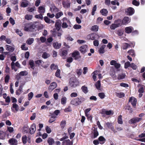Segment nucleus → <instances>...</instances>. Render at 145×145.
<instances>
[{"label": "nucleus", "instance_id": "obj_1", "mask_svg": "<svg viewBox=\"0 0 145 145\" xmlns=\"http://www.w3.org/2000/svg\"><path fill=\"white\" fill-rule=\"evenodd\" d=\"M85 100L84 98L80 97L76 98L71 100V104L75 106H77L80 104Z\"/></svg>", "mask_w": 145, "mask_h": 145}, {"label": "nucleus", "instance_id": "obj_2", "mask_svg": "<svg viewBox=\"0 0 145 145\" xmlns=\"http://www.w3.org/2000/svg\"><path fill=\"white\" fill-rule=\"evenodd\" d=\"M35 27V25L30 24H27L25 25L24 30L27 31H32Z\"/></svg>", "mask_w": 145, "mask_h": 145}, {"label": "nucleus", "instance_id": "obj_3", "mask_svg": "<svg viewBox=\"0 0 145 145\" xmlns=\"http://www.w3.org/2000/svg\"><path fill=\"white\" fill-rule=\"evenodd\" d=\"M97 34L95 33H92L90 34L87 35V38L89 40H93L95 39H99L100 37Z\"/></svg>", "mask_w": 145, "mask_h": 145}, {"label": "nucleus", "instance_id": "obj_4", "mask_svg": "<svg viewBox=\"0 0 145 145\" xmlns=\"http://www.w3.org/2000/svg\"><path fill=\"white\" fill-rule=\"evenodd\" d=\"M120 22L121 21L120 20L115 21L114 24H112L110 25V28L112 30L115 29L116 28L121 26V24Z\"/></svg>", "mask_w": 145, "mask_h": 145}, {"label": "nucleus", "instance_id": "obj_5", "mask_svg": "<svg viewBox=\"0 0 145 145\" xmlns=\"http://www.w3.org/2000/svg\"><path fill=\"white\" fill-rule=\"evenodd\" d=\"M35 63L38 66H41L44 68H46L49 65L46 62H44L40 60H39L36 61Z\"/></svg>", "mask_w": 145, "mask_h": 145}, {"label": "nucleus", "instance_id": "obj_6", "mask_svg": "<svg viewBox=\"0 0 145 145\" xmlns=\"http://www.w3.org/2000/svg\"><path fill=\"white\" fill-rule=\"evenodd\" d=\"M63 24L62 27L63 28H67L68 27V24H70L71 22L69 20L66 18H64L62 19Z\"/></svg>", "mask_w": 145, "mask_h": 145}, {"label": "nucleus", "instance_id": "obj_7", "mask_svg": "<svg viewBox=\"0 0 145 145\" xmlns=\"http://www.w3.org/2000/svg\"><path fill=\"white\" fill-rule=\"evenodd\" d=\"M69 85L71 87H75L79 85L78 81L76 80H71L69 82Z\"/></svg>", "mask_w": 145, "mask_h": 145}, {"label": "nucleus", "instance_id": "obj_8", "mask_svg": "<svg viewBox=\"0 0 145 145\" xmlns=\"http://www.w3.org/2000/svg\"><path fill=\"white\" fill-rule=\"evenodd\" d=\"M50 11L53 13H55L59 11L58 8H57L54 5H52L50 9Z\"/></svg>", "mask_w": 145, "mask_h": 145}, {"label": "nucleus", "instance_id": "obj_9", "mask_svg": "<svg viewBox=\"0 0 145 145\" xmlns=\"http://www.w3.org/2000/svg\"><path fill=\"white\" fill-rule=\"evenodd\" d=\"M135 12L134 9L132 7H129L125 10V12L127 15H131Z\"/></svg>", "mask_w": 145, "mask_h": 145}, {"label": "nucleus", "instance_id": "obj_10", "mask_svg": "<svg viewBox=\"0 0 145 145\" xmlns=\"http://www.w3.org/2000/svg\"><path fill=\"white\" fill-rule=\"evenodd\" d=\"M142 119L141 118H139L138 117H136L133 118L129 121V123L130 124L134 123H137L140 120Z\"/></svg>", "mask_w": 145, "mask_h": 145}, {"label": "nucleus", "instance_id": "obj_11", "mask_svg": "<svg viewBox=\"0 0 145 145\" xmlns=\"http://www.w3.org/2000/svg\"><path fill=\"white\" fill-rule=\"evenodd\" d=\"M62 3L65 8H69L70 6V3L69 0H63Z\"/></svg>", "mask_w": 145, "mask_h": 145}, {"label": "nucleus", "instance_id": "obj_12", "mask_svg": "<svg viewBox=\"0 0 145 145\" xmlns=\"http://www.w3.org/2000/svg\"><path fill=\"white\" fill-rule=\"evenodd\" d=\"M36 130V126L35 123H33L31 125L29 129V133L31 134L34 133Z\"/></svg>", "mask_w": 145, "mask_h": 145}, {"label": "nucleus", "instance_id": "obj_13", "mask_svg": "<svg viewBox=\"0 0 145 145\" xmlns=\"http://www.w3.org/2000/svg\"><path fill=\"white\" fill-rule=\"evenodd\" d=\"M87 49V45H85L81 46L79 48V50L82 53L84 54L86 52Z\"/></svg>", "mask_w": 145, "mask_h": 145}, {"label": "nucleus", "instance_id": "obj_14", "mask_svg": "<svg viewBox=\"0 0 145 145\" xmlns=\"http://www.w3.org/2000/svg\"><path fill=\"white\" fill-rule=\"evenodd\" d=\"M131 22L130 18L126 16L122 20V24L123 25H126Z\"/></svg>", "mask_w": 145, "mask_h": 145}, {"label": "nucleus", "instance_id": "obj_15", "mask_svg": "<svg viewBox=\"0 0 145 145\" xmlns=\"http://www.w3.org/2000/svg\"><path fill=\"white\" fill-rule=\"evenodd\" d=\"M129 102H131L133 106H135L136 105L137 100L135 97H132L130 98Z\"/></svg>", "mask_w": 145, "mask_h": 145}, {"label": "nucleus", "instance_id": "obj_16", "mask_svg": "<svg viewBox=\"0 0 145 145\" xmlns=\"http://www.w3.org/2000/svg\"><path fill=\"white\" fill-rule=\"evenodd\" d=\"M29 3L27 0H22L21 1V6L22 7H26L29 4Z\"/></svg>", "mask_w": 145, "mask_h": 145}, {"label": "nucleus", "instance_id": "obj_17", "mask_svg": "<svg viewBox=\"0 0 145 145\" xmlns=\"http://www.w3.org/2000/svg\"><path fill=\"white\" fill-rule=\"evenodd\" d=\"M57 86V84L56 82H53L52 83L48 88V89L50 91H52Z\"/></svg>", "mask_w": 145, "mask_h": 145}, {"label": "nucleus", "instance_id": "obj_18", "mask_svg": "<svg viewBox=\"0 0 145 145\" xmlns=\"http://www.w3.org/2000/svg\"><path fill=\"white\" fill-rule=\"evenodd\" d=\"M79 55V53L78 51H75L73 52L72 54V56L74 58V59L77 60L79 59L78 56Z\"/></svg>", "mask_w": 145, "mask_h": 145}, {"label": "nucleus", "instance_id": "obj_19", "mask_svg": "<svg viewBox=\"0 0 145 145\" xmlns=\"http://www.w3.org/2000/svg\"><path fill=\"white\" fill-rule=\"evenodd\" d=\"M45 9L44 6H40L38 7V12L40 14H43L45 13Z\"/></svg>", "mask_w": 145, "mask_h": 145}, {"label": "nucleus", "instance_id": "obj_20", "mask_svg": "<svg viewBox=\"0 0 145 145\" xmlns=\"http://www.w3.org/2000/svg\"><path fill=\"white\" fill-rule=\"evenodd\" d=\"M61 25L59 21H57L55 23V27L57 31H59L61 29Z\"/></svg>", "mask_w": 145, "mask_h": 145}, {"label": "nucleus", "instance_id": "obj_21", "mask_svg": "<svg viewBox=\"0 0 145 145\" xmlns=\"http://www.w3.org/2000/svg\"><path fill=\"white\" fill-rule=\"evenodd\" d=\"M133 30V28L131 26L126 27L125 29V31L127 33H131Z\"/></svg>", "mask_w": 145, "mask_h": 145}, {"label": "nucleus", "instance_id": "obj_22", "mask_svg": "<svg viewBox=\"0 0 145 145\" xmlns=\"http://www.w3.org/2000/svg\"><path fill=\"white\" fill-rule=\"evenodd\" d=\"M52 34L53 36L54 37H55L56 36H57L59 37V39H60L61 36L62 35V33L59 32H56V31H54Z\"/></svg>", "mask_w": 145, "mask_h": 145}, {"label": "nucleus", "instance_id": "obj_23", "mask_svg": "<svg viewBox=\"0 0 145 145\" xmlns=\"http://www.w3.org/2000/svg\"><path fill=\"white\" fill-rule=\"evenodd\" d=\"M12 145H16L18 143L17 140L14 138H11L8 141Z\"/></svg>", "mask_w": 145, "mask_h": 145}, {"label": "nucleus", "instance_id": "obj_24", "mask_svg": "<svg viewBox=\"0 0 145 145\" xmlns=\"http://www.w3.org/2000/svg\"><path fill=\"white\" fill-rule=\"evenodd\" d=\"M106 46L105 45H102L99 49L98 51L99 54H103L105 52V48Z\"/></svg>", "mask_w": 145, "mask_h": 145}, {"label": "nucleus", "instance_id": "obj_25", "mask_svg": "<svg viewBox=\"0 0 145 145\" xmlns=\"http://www.w3.org/2000/svg\"><path fill=\"white\" fill-rule=\"evenodd\" d=\"M61 46V43H59L57 42H54L53 44L54 47L56 49H58L60 48Z\"/></svg>", "mask_w": 145, "mask_h": 145}, {"label": "nucleus", "instance_id": "obj_26", "mask_svg": "<svg viewBox=\"0 0 145 145\" xmlns=\"http://www.w3.org/2000/svg\"><path fill=\"white\" fill-rule=\"evenodd\" d=\"M44 20L46 22L49 24H50L52 23L54 24L55 22L54 21L51 20L50 19L46 16L45 17H44Z\"/></svg>", "mask_w": 145, "mask_h": 145}, {"label": "nucleus", "instance_id": "obj_27", "mask_svg": "<svg viewBox=\"0 0 145 145\" xmlns=\"http://www.w3.org/2000/svg\"><path fill=\"white\" fill-rule=\"evenodd\" d=\"M6 50L8 51L12 52L14 50V48L10 46L7 45H6Z\"/></svg>", "mask_w": 145, "mask_h": 145}, {"label": "nucleus", "instance_id": "obj_28", "mask_svg": "<svg viewBox=\"0 0 145 145\" xmlns=\"http://www.w3.org/2000/svg\"><path fill=\"white\" fill-rule=\"evenodd\" d=\"M99 139L100 142V143L101 144H104L106 141L105 139L103 136H100L99 137Z\"/></svg>", "mask_w": 145, "mask_h": 145}, {"label": "nucleus", "instance_id": "obj_29", "mask_svg": "<svg viewBox=\"0 0 145 145\" xmlns=\"http://www.w3.org/2000/svg\"><path fill=\"white\" fill-rule=\"evenodd\" d=\"M100 12L102 15L105 16L106 15L108 11L106 9H103L100 10Z\"/></svg>", "mask_w": 145, "mask_h": 145}, {"label": "nucleus", "instance_id": "obj_30", "mask_svg": "<svg viewBox=\"0 0 145 145\" xmlns=\"http://www.w3.org/2000/svg\"><path fill=\"white\" fill-rule=\"evenodd\" d=\"M99 26L97 25H94L92 27L91 30L94 31H98Z\"/></svg>", "mask_w": 145, "mask_h": 145}, {"label": "nucleus", "instance_id": "obj_31", "mask_svg": "<svg viewBox=\"0 0 145 145\" xmlns=\"http://www.w3.org/2000/svg\"><path fill=\"white\" fill-rule=\"evenodd\" d=\"M67 100V98L65 97H63L61 99V103L62 105L66 104Z\"/></svg>", "mask_w": 145, "mask_h": 145}, {"label": "nucleus", "instance_id": "obj_32", "mask_svg": "<svg viewBox=\"0 0 145 145\" xmlns=\"http://www.w3.org/2000/svg\"><path fill=\"white\" fill-rule=\"evenodd\" d=\"M29 64L31 68L33 69H35L34 67V61L32 60H30L29 61Z\"/></svg>", "mask_w": 145, "mask_h": 145}, {"label": "nucleus", "instance_id": "obj_33", "mask_svg": "<svg viewBox=\"0 0 145 145\" xmlns=\"http://www.w3.org/2000/svg\"><path fill=\"white\" fill-rule=\"evenodd\" d=\"M34 40L33 38H29L26 41V43L29 45L31 44L34 41Z\"/></svg>", "mask_w": 145, "mask_h": 145}, {"label": "nucleus", "instance_id": "obj_34", "mask_svg": "<svg viewBox=\"0 0 145 145\" xmlns=\"http://www.w3.org/2000/svg\"><path fill=\"white\" fill-rule=\"evenodd\" d=\"M12 108H14L16 111H18L19 110V106L16 103H14L13 104Z\"/></svg>", "mask_w": 145, "mask_h": 145}, {"label": "nucleus", "instance_id": "obj_35", "mask_svg": "<svg viewBox=\"0 0 145 145\" xmlns=\"http://www.w3.org/2000/svg\"><path fill=\"white\" fill-rule=\"evenodd\" d=\"M67 54V52L66 50H63L62 51L61 56L63 57V58L65 59L66 56Z\"/></svg>", "mask_w": 145, "mask_h": 145}, {"label": "nucleus", "instance_id": "obj_36", "mask_svg": "<svg viewBox=\"0 0 145 145\" xmlns=\"http://www.w3.org/2000/svg\"><path fill=\"white\" fill-rule=\"evenodd\" d=\"M116 95L117 97L120 98H122L124 97L125 96V94L122 92L116 93Z\"/></svg>", "mask_w": 145, "mask_h": 145}, {"label": "nucleus", "instance_id": "obj_37", "mask_svg": "<svg viewBox=\"0 0 145 145\" xmlns=\"http://www.w3.org/2000/svg\"><path fill=\"white\" fill-rule=\"evenodd\" d=\"M125 75L123 73L120 74L118 75V78L119 80H121L124 78Z\"/></svg>", "mask_w": 145, "mask_h": 145}, {"label": "nucleus", "instance_id": "obj_38", "mask_svg": "<svg viewBox=\"0 0 145 145\" xmlns=\"http://www.w3.org/2000/svg\"><path fill=\"white\" fill-rule=\"evenodd\" d=\"M66 124V121L65 120L62 121L60 124V126L62 129H63L65 126Z\"/></svg>", "mask_w": 145, "mask_h": 145}, {"label": "nucleus", "instance_id": "obj_39", "mask_svg": "<svg viewBox=\"0 0 145 145\" xmlns=\"http://www.w3.org/2000/svg\"><path fill=\"white\" fill-rule=\"evenodd\" d=\"M36 10V8L35 7H29L27 8V11L30 12H33Z\"/></svg>", "mask_w": 145, "mask_h": 145}, {"label": "nucleus", "instance_id": "obj_40", "mask_svg": "<svg viewBox=\"0 0 145 145\" xmlns=\"http://www.w3.org/2000/svg\"><path fill=\"white\" fill-rule=\"evenodd\" d=\"M33 18V16L31 15L26 14L25 16V18L27 20H31Z\"/></svg>", "mask_w": 145, "mask_h": 145}, {"label": "nucleus", "instance_id": "obj_41", "mask_svg": "<svg viewBox=\"0 0 145 145\" xmlns=\"http://www.w3.org/2000/svg\"><path fill=\"white\" fill-rule=\"evenodd\" d=\"M49 145H52L54 143V140L52 138H49L47 140Z\"/></svg>", "mask_w": 145, "mask_h": 145}, {"label": "nucleus", "instance_id": "obj_42", "mask_svg": "<svg viewBox=\"0 0 145 145\" xmlns=\"http://www.w3.org/2000/svg\"><path fill=\"white\" fill-rule=\"evenodd\" d=\"M95 86L96 88L98 89H100L101 86V82L99 80L98 81L96 82Z\"/></svg>", "mask_w": 145, "mask_h": 145}, {"label": "nucleus", "instance_id": "obj_43", "mask_svg": "<svg viewBox=\"0 0 145 145\" xmlns=\"http://www.w3.org/2000/svg\"><path fill=\"white\" fill-rule=\"evenodd\" d=\"M81 89L82 91L85 93L88 92L87 87L85 86H83L82 87Z\"/></svg>", "mask_w": 145, "mask_h": 145}, {"label": "nucleus", "instance_id": "obj_44", "mask_svg": "<svg viewBox=\"0 0 145 145\" xmlns=\"http://www.w3.org/2000/svg\"><path fill=\"white\" fill-rule=\"evenodd\" d=\"M19 74L21 76H25L28 74V72L26 71H24L20 72Z\"/></svg>", "mask_w": 145, "mask_h": 145}, {"label": "nucleus", "instance_id": "obj_45", "mask_svg": "<svg viewBox=\"0 0 145 145\" xmlns=\"http://www.w3.org/2000/svg\"><path fill=\"white\" fill-rule=\"evenodd\" d=\"M27 137L26 135H24L22 137V140L23 144H25L27 142Z\"/></svg>", "mask_w": 145, "mask_h": 145}, {"label": "nucleus", "instance_id": "obj_46", "mask_svg": "<svg viewBox=\"0 0 145 145\" xmlns=\"http://www.w3.org/2000/svg\"><path fill=\"white\" fill-rule=\"evenodd\" d=\"M63 15V13L62 12H59L56 14L55 15V17L57 19Z\"/></svg>", "mask_w": 145, "mask_h": 145}, {"label": "nucleus", "instance_id": "obj_47", "mask_svg": "<svg viewBox=\"0 0 145 145\" xmlns=\"http://www.w3.org/2000/svg\"><path fill=\"white\" fill-rule=\"evenodd\" d=\"M128 53L129 55H131L132 56H135V53L134 51L133 50H131L128 51L127 52Z\"/></svg>", "mask_w": 145, "mask_h": 145}, {"label": "nucleus", "instance_id": "obj_48", "mask_svg": "<svg viewBox=\"0 0 145 145\" xmlns=\"http://www.w3.org/2000/svg\"><path fill=\"white\" fill-rule=\"evenodd\" d=\"M97 8V5H94L92 9V12L91 13L92 15L93 16L94 15L95 12L96 11Z\"/></svg>", "mask_w": 145, "mask_h": 145}, {"label": "nucleus", "instance_id": "obj_49", "mask_svg": "<svg viewBox=\"0 0 145 145\" xmlns=\"http://www.w3.org/2000/svg\"><path fill=\"white\" fill-rule=\"evenodd\" d=\"M60 70L59 69H57L55 73V76L57 77L61 78L60 74Z\"/></svg>", "mask_w": 145, "mask_h": 145}, {"label": "nucleus", "instance_id": "obj_50", "mask_svg": "<svg viewBox=\"0 0 145 145\" xmlns=\"http://www.w3.org/2000/svg\"><path fill=\"white\" fill-rule=\"evenodd\" d=\"M118 123L120 124L123 123V121L122 119V116L121 115H120L118 117Z\"/></svg>", "mask_w": 145, "mask_h": 145}, {"label": "nucleus", "instance_id": "obj_51", "mask_svg": "<svg viewBox=\"0 0 145 145\" xmlns=\"http://www.w3.org/2000/svg\"><path fill=\"white\" fill-rule=\"evenodd\" d=\"M50 56V55L46 52L43 53L42 55V57L44 59H46L49 57Z\"/></svg>", "mask_w": 145, "mask_h": 145}, {"label": "nucleus", "instance_id": "obj_52", "mask_svg": "<svg viewBox=\"0 0 145 145\" xmlns=\"http://www.w3.org/2000/svg\"><path fill=\"white\" fill-rule=\"evenodd\" d=\"M33 96V93L32 92H31L29 93L28 95V100L29 101L32 98Z\"/></svg>", "mask_w": 145, "mask_h": 145}, {"label": "nucleus", "instance_id": "obj_53", "mask_svg": "<svg viewBox=\"0 0 145 145\" xmlns=\"http://www.w3.org/2000/svg\"><path fill=\"white\" fill-rule=\"evenodd\" d=\"M111 4L113 5H117L118 6L120 4L117 0H114L111 2Z\"/></svg>", "mask_w": 145, "mask_h": 145}, {"label": "nucleus", "instance_id": "obj_54", "mask_svg": "<svg viewBox=\"0 0 145 145\" xmlns=\"http://www.w3.org/2000/svg\"><path fill=\"white\" fill-rule=\"evenodd\" d=\"M10 78V76L8 75H6L5 78V83H8Z\"/></svg>", "mask_w": 145, "mask_h": 145}, {"label": "nucleus", "instance_id": "obj_55", "mask_svg": "<svg viewBox=\"0 0 145 145\" xmlns=\"http://www.w3.org/2000/svg\"><path fill=\"white\" fill-rule=\"evenodd\" d=\"M58 68L57 65H55L54 64H52L50 66V68L52 70H55Z\"/></svg>", "mask_w": 145, "mask_h": 145}, {"label": "nucleus", "instance_id": "obj_56", "mask_svg": "<svg viewBox=\"0 0 145 145\" xmlns=\"http://www.w3.org/2000/svg\"><path fill=\"white\" fill-rule=\"evenodd\" d=\"M123 31L121 29H119L117 31V34L119 36H121L123 34Z\"/></svg>", "mask_w": 145, "mask_h": 145}, {"label": "nucleus", "instance_id": "obj_57", "mask_svg": "<svg viewBox=\"0 0 145 145\" xmlns=\"http://www.w3.org/2000/svg\"><path fill=\"white\" fill-rule=\"evenodd\" d=\"M56 116H51V118H50L49 120V122L50 123H51L55 121L56 120Z\"/></svg>", "mask_w": 145, "mask_h": 145}, {"label": "nucleus", "instance_id": "obj_58", "mask_svg": "<svg viewBox=\"0 0 145 145\" xmlns=\"http://www.w3.org/2000/svg\"><path fill=\"white\" fill-rule=\"evenodd\" d=\"M25 46V43H23L21 46V48L22 50H28V47Z\"/></svg>", "mask_w": 145, "mask_h": 145}, {"label": "nucleus", "instance_id": "obj_59", "mask_svg": "<svg viewBox=\"0 0 145 145\" xmlns=\"http://www.w3.org/2000/svg\"><path fill=\"white\" fill-rule=\"evenodd\" d=\"M45 129L46 132L48 133H50L52 132L50 128L48 126H46V127Z\"/></svg>", "mask_w": 145, "mask_h": 145}, {"label": "nucleus", "instance_id": "obj_60", "mask_svg": "<svg viewBox=\"0 0 145 145\" xmlns=\"http://www.w3.org/2000/svg\"><path fill=\"white\" fill-rule=\"evenodd\" d=\"M63 143L66 144L67 145H72V144L69 140H66L64 141Z\"/></svg>", "mask_w": 145, "mask_h": 145}, {"label": "nucleus", "instance_id": "obj_61", "mask_svg": "<svg viewBox=\"0 0 145 145\" xmlns=\"http://www.w3.org/2000/svg\"><path fill=\"white\" fill-rule=\"evenodd\" d=\"M65 39L68 40H70V41H72L73 40V39L69 35H67L65 36Z\"/></svg>", "mask_w": 145, "mask_h": 145}, {"label": "nucleus", "instance_id": "obj_62", "mask_svg": "<svg viewBox=\"0 0 145 145\" xmlns=\"http://www.w3.org/2000/svg\"><path fill=\"white\" fill-rule=\"evenodd\" d=\"M81 27V26L79 25L75 24L73 26V28L76 29H80Z\"/></svg>", "mask_w": 145, "mask_h": 145}, {"label": "nucleus", "instance_id": "obj_63", "mask_svg": "<svg viewBox=\"0 0 145 145\" xmlns=\"http://www.w3.org/2000/svg\"><path fill=\"white\" fill-rule=\"evenodd\" d=\"M97 72L96 71L93 72L92 74L93 75V79L94 81L95 80L96 78V75H97Z\"/></svg>", "mask_w": 145, "mask_h": 145}, {"label": "nucleus", "instance_id": "obj_64", "mask_svg": "<svg viewBox=\"0 0 145 145\" xmlns=\"http://www.w3.org/2000/svg\"><path fill=\"white\" fill-rule=\"evenodd\" d=\"M129 46V44H127V43H124L123 44V48L124 50H125L127 49Z\"/></svg>", "mask_w": 145, "mask_h": 145}]
</instances>
